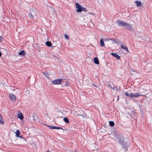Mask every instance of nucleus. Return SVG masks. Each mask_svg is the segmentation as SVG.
<instances>
[{
    "instance_id": "dca6fc26",
    "label": "nucleus",
    "mask_w": 152,
    "mask_h": 152,
    "mask_svg": "<svg viewBox=\"0 0 152 152\" xmlns=\"http://www.w3.org/2000/svg\"><path fill=\"white\" fill-rule=\"evenodd\" d=\"M0 123L2 124H4V121L3 119L0 115Z\"/></svg>"
},
{
    "instance_id": "f257e3e1",
    "label": "nucleus",
    "mask_w": 152,
    "mask_h": 152,
    "mask_svg": "<svg viewBox=\"0 0 152 152\" xmlns=\"http://www.w3.org/2000/svg\"><path fill=\"white\" fill-rule=\"evenodd\" d=\"M119 136H120V139L118 140L119 142L122 145L123 148L124 149V151H125L127 150L128 140L127 139L124 138L122 136L121 137L119 135Z\"/></svg>"
},
{
    "instance_id": "4be33fe9",
    "label": "nucleus",
    "mask_w": 152,
    "mask_h": 152,
    "mask_svg": "<svg viewBox=\"0 0 152 152\" xmlns=\"http://www.w3.org/2000/svg\"><path fill=\"white\" fill-rule=\"evenodd\" d=\"M109 124L111 126H113L114 125V123L113 121H110L109 122Z\"/></svg>"
},
{
    "instance_id": "9d476101",
    "label": "nucleus",
    "mask_w": 152,
    "mask_h": 152,
    "mask_svg": "<svg viewBox=\"0 0 152 152\" xmlns=\"http://www.w3.org/2000/svg\"><path fill=\"white\" fill-rule=\"evenodd\" d=\"M111 54L118 60H119L120 58V56L115 53H112Z\"/></svg>"
},
{
    "instance_id": "f3484780",
    "label": "nucleus",
    "mask_w": 152,
    "mask_h": 152,
    "mask_svg": "<svg viewBox=\"0 0 152 152\" xmlns=\"http://www.w3.org/2000/svg\"><path fill=\"white\" fill-rule=\"evenodd\" d=\"M121 47L122 49H124L126 50L127 52H129V50L128 49V48L126 46H124L123 45H121Z\"/></svg>"
},
{
    "instance_id": "c85d7f7f",
    "label": "nucleus",
    "mask_w": 152,
    "mask_h": 152,
    "mask_svg": "<svg viewBox=\"0 0 152 152\" xmlns=\"http://www.w3.org/2000/svg\"><path fill=\"white\" fill-rule=\"evenodd\" d=\"M79 116H82L83 117H86V114L84 113L83 114V115H78Z\"/></svg>"
},
{
    "instance_id": "aec40b11",
    "label": "nucleus",
    "mask_w": 152,
    "mask_h": 152,
    "mask_svg": "<svg viewBox=\"0 0 152 152\" xmlns=\"http://www.w3.org/2000/svg\"><path fill=\"white\" fill-rule=\"evenodd\" d=\"M64 121L66 123H68L69 122V120L67 118H64Z\"/></svg>"
},
{
    "instance_id": "bb28decb",
    "label": "nucleus",
    "mask_w": 152,
    "mask_h": 152,
    "mask_svg": "<svg viewBox=\"0 0 152 152\" xmlns=\"http://www.w3.org/2000/svg\"><path fill=\"white\" fill-rule=\"evenodd\" d=\"M64 37L66 39L68 40L69 39V37L67 34H65L64 35Z\"/></svg>"
},
{
    "instance_id": "4468645a",
    "label": "nucleus",
    "mask_w": 152,
    "mask_h": 152,
    "mask_svg": "<svg viewBox=\"0 0 152 152\" xmlns=\"http://www.w3.org/2000/svg\"><path fill=\"white\" fill-rule=\"evenodd\" d=\"M135 3H136V6L137 7H139L141 5V2L140 1H135Z\"/></svg>"
},
{
    "instance_id": "6ab92c4d",
    "label": "nucleus",
    "mask_w": 152,
    "mask_h": 152,
    "mask_svg": "<svg viewBox=\"0 0 152 152\" xmlns=\"http://www.w3.org/2000/svg\"><path fill=\"white\" fill-rule=\"evenodd\" d=\"M110 40L111 41H112L113 42V43H116L117 44H118L119 43V41L118 40H116L115 39H110Z\"/></svg>"
},
{
    "instance_id": "f03ea898",
    "label": "nucleus",
    "mask_w": 152,
    "mask_h": 152,
    "mask_svg": "<svg viewBox=\"0 0 152 152\" xmlns=\"http://www.w3.org/2000/svg\"><path fill=\"white\" fill-rule=\"evenodd\" d=\"M125 95L128 97H137L140 96H142V94H140V93H131V94H128L127 93L125 92Z\"/></svg>"
},
{
    "instance_id": "f704fd0d",
    "label": "nucleus",
    "mask_w": 152,
    "mask_h": 152,
    "mask_svg": "<svg viewBox=\"0 0 152 152\" xmlns=\"http://www.w3.org/2000/svg\"><path fill=\"white\" fill-rule=\"evenodd\" d=\"M88 14H92V15H94V13H88Z\"/></svg>"
},
{
    "instance_id": "c756f323",
    "label": "nucleus",
    "mask_w": 152,
    "mask_h": 152,
    "mask_svg": "<svg viewBox=\"0 0 152 152\" xmlns=\"http://www.w3.org/2000/svg\"><path fill=\"white\" fill-rule=\"evenodd\" d=\"M3 39L2 37H0V42H1Z\"/></svg>"
},
{
    "instance_id": "cd10ccee",
    "label": "nucleus",
    "mask_w": 152,
    "mask_h": 152,
    "mask_svg": "<svg viewBox=\"0 0 152 152\" xmlns=\"http://www.w3.org/2000/svg\"><path fill=\"white\" fill-rule=\"evenodd\" d=\"M113 90H115L117 91H119V88H118L117 87H114V89H113Z\"/></svg>"
},
{
    "instance_id": "393cba45",
    "label": "nucleus",
    "mask_w": 152,
    "mask_h": 152,
    "mask_svg": "<svg viewBox=\"0 0 152 152\" xmlns=\"http://www.w3.org/2000/svg\"><path fill=\"white\" fill-rule=\"evenodd\" d=\"M55 129H63L62 128L58 126H55Z\"/></svg>"
},
{
    "instance_id": "b1692460",
    "label": "nucleus",
    "mask_w": 152,
    "mask_h": 152,
    "mask_svg": "<svg viewBox=\"0 0 152 152\" xmlns=\"http://www.w3.org/2000/svg\"><path fill=\"white\" fill-rule=\"evenodd\" d=\"M108 85L112 89H114V87H113V85H112V84H109Z\"/></svg>"
},
{
    "instance_id": "a211bd4d",
    "label": "nucleus",
    "mask_w": 152,
    "mask_h": 152,
    "mask_svg": "<svg viewBox=\"0 0 152 152\" xmlns=\"http://www.w3.org/2000/svg\"><path fill=\"white\" fill-rule=\"evenodd\" d=\"M16 134V137H19V135L20 134V131L18 130H17L16 131V132H15Z\"/></svg>"
},
{
    "instance_id": "2f4dec72",
    "label": "nucleus",
    "mask_w": 152,
    "mask_h": 152,
    "mask_svg": "<svg viewBox=\"0 0 152 152\" xmlns=\"http://www.w3.org/2000/svg\"><path fill=\"white\" fill-rule=\"evenodd\" d=\"M19 137H20V138H23V137H22V136H20V135H19Z\"/></svg>"
},
{
    "instance_id": "e433bc0d",
    "label": "nucleus",
    "mask_w": 152,
    "mask_h": 152,
    "mask_svg": "<svg viewBox=\"0 0 152 152\" xmlns=\"http://www.w3.org/2000/svg\"><path fill=\"white\" fill-rule=\"evenodd\" d=\"M90 21L91 23H92V21L91 20Z\"/></svg>"
},
{
    "instance_id": "c9c22d12",
    "label": "nucleus",
    "mask_w": 152,
    "mask_h": 152,
    "mask_svg": "<svg viewBox=\"0 0 152 152\" xmlns=\"http://www.w3.org/2000/svg\"><path fill=\"white\" fill-rule=\"evenodd\" d=\"M66 86H68V85H67V84H66Z\"/></svg>"
},
{
    "instance_id": "1a4fd4ad",
    "label": "nucleus",
    "mask_w": 152,
    "mask_h": 152,
    "mask_svg": "<svg viewBox=\"0 0 152 152\" xmlns=\"http://www.w3.org/2000/svg\"><path fill=\"white\" fill-rule=\"evenodd\" d=\"M17 117L20 120H22L23 118V116L22 114L20 112H19V113L17 114Z\"/></svg>"
},
{
    "instance_id": "6e6552de",
    "label": "nucleus",
    "mask_w": 152,
    "mask_h": 152,
    "mask_svg": "<svg viewBox=\"0 0 152 152\" xmlns=\"http://www.w3.org/2000/svg\"><path fill=\"white\" fill-rule=\"evenodd\" d=\"M146 90L143 88H140L139 89V92L138 93H140V94H142L143 95H144L143 94L146 91Z\"/></svg>"
},
{
    "instance_id": "412c9836",
    "label": "nucleus",
    "mask_w": 152,
    "mask_h": 152,
    "mask_svg": "<svg viewBox=\"0 0 152 152\" xmlns=\"http://www.w3.org/2000/svg\"><path fill=\"white\" fill-rule=\"evenodd\" d=\"M43 74L45 75V76L46 77H47L48 78H49L50 77L49 76H48V74L46 72H43Z\"/></svg>"
},
{
    "instance_id": "9b49d317",
    "label": "nucleus",
    "mask_w": 152,
    "mask_h": 152,
    "mask_svg": "<svg viewBox=\"0 0 152 152\" xmlns=\"http://www.w3.org/2000/svg\"><path fill=\"white\" fill-rule=\"evenodd\" d=\"M94 63L96 64H99V62L97 57H96L94 58Z\"/></svg>"
},
{
    "instance_id": "f8f14e48",
    "label": "nucleus",
    "mask_w": 152,
    "mask_h": 152,
    "mask_svg": "<svg viewBox=\"0 0 152 152\" xmlns=\"http://www.w3.org/2000/svg\"><path fill=\"white\" fill-rule=\"evenodd\" d=\"M100 43L101 46L103 47L105 45L104 44L103 39H100Z\"/></svg>"
},
{
    "instance_id": "473e14b6",
    "label": "nucleus",
    "mask_w": 152,
    "mask_h": 152,
    "mask_svg": "<svg viewBox=\"0 0 152 152\" xmlns=\"http://www.w3.org/2000/svg\"><path fill=\"white\" fill-rule=\"evenodd\" d=\"M1 52L0 51V57H1Z\"/></svg>"
},
{
    "instance_id": "ddd939ff",
    "label": "nucleus",
    "mask_w": 152,
    "mask_h": 152,
    "mask_svg": "<svg viewBox=\"0 0 152 152\" xmlns=\"http://www.w3.org/2000/svg\"><path fill=\"white\" fill-rule=\"evenodd\" d=\"M45 44L48 47H53L51 46L52 43L50 42L47 41L46 42Z\"/></svg>"
},
{
    "instance_id": "7ed1b4c3",
    "label": "nucleus",
    "mask_w": 152,
    "mask_h": 152,
    "mask_svg": "<svg viewBox=\"0 0 152 152\" xmlns=\"http://www.w3.org/2000/svg\"><path fill=\"white\" fill-rule=\"evenodd\" d=\"M117 23L119 26H126L127 27L129 28L131 27V26L129 24L126 23V22L119 20H118L117 21Z\"/></svg>"
},
{
    "instance_id": "5701e85b",
    "label": "nucleus",
    "mask_w": 152,
    "mask_h": 152,
    "mask_svg": "<svg viewBox=\"0 0 152 152\" xmlns=\"http://www.w3.org/2000/svg\"><path fill=\"white\" fill-rule=\"evenodd\" d=\"M47 126L50 129H55V126L50 125H48Z\"/></svg>"
},
{
    "instance_id": "0eeeda50",
    "label": "nucleus",
    "mask_w": 152,
    "mask_h": 152,
    "mask_svg": "<svg viewBox=\"0 0 152 152\" xmlns=\"http://www.w3.org/2000/svg\"><path fill=\"white\" fill-rule=\"evenodd\" d=\"M30 18H33V17L35 16V11L32 9H31L30 10Z\"/></svg>"
},
{
    "instance_id": "a878e982",
    "label": "nucleus",
    "mask_w": 152,
    "mask_h": 152,
    "mask_svg": "<svg viewBox=\"0 0 152 152\" xmlns=\"http://www.w3.org/2000/svg\"><path fill=\"white\" fill-rule=\"evenodd\" d=\"M81 10L82 11H83L84 12H86L87 11L86 9L84 7H82Z\"/></svg>"
},
{
    "instance_id": "20e7f679",
    "label": "nucleus",
    "mask_w": 152,
    "mask_h": 152,
    "mask_svg": "<svg viewBox=\"0 0 152 152\" xmlns=\"http://www.w3.org/2000/svg\"><path fill=\"white\" fill-rule=\"evenodd\" d=\"M62 80V79H57L52 81V83L54 85L59 84L61 83Z\"/></svg>"
},
{
    "instance_id": "72a5a7b5",
    "label": "nucleus",
    "mask_w": 152,
    "mask_h": 152,
    "mask_svg": "<svg viewBox=\"0 0 152 152\" xmlns=\"http://www.w3.org/2000/svg\"><path fill=\"white\" fill-rule=\"evenodd\" d=\"M93 85L95 87H97V86H96V85H94V84H93Z\"/></svg>"
},
{
    "instance_id": "39448f33",
    "label": "nucleus",
    "mask_w": 152,
    "mask_h": 152,
    "mask_svg": "<svg viewBox=\"0 0 152 152\" xmlns=\"http://www.w3.org/2000/svg\"><path fill=\"white\" fill-rule=\"evenodd\" d=\"M76 8H77L76 12H82L81 9L82 7L78 3H75Z\"/></svg>"
},
{
    "instance_id": "2eb2a0df",
    "label": "nucleus",
    "mask_w": 152,
    "mask_h": 152,
    "mask_svg": "<svg viewBox=\"0 0 152 152\" xmlns=\"http://www.w3.org/2000/svg\"><path fill=\"white\" fill-rule=\"evenodd\" d=\"M19 55H22L23 56H25V53L24 50H23L20 51L19 53Z\"/></svg>"
},
{
    "instance_id": "423d86ee",
    "label": "nucleus",
    "mask_w": 152,
    "mask_h": 152,
    "mask_svg": "<svg viewBox=\"0 0 152 152\" xmlns=\"http://www.w3.org/2000/svg\"><path fill=\"white\" fill-rule=\"evenodd\" d=\"M11 100L12 102H15L16 99V96L13 94H10L9 95Z\"/></svg>"
},
{
    "instance_id": "7c9ffc66",
    "label": "nucleus",
    "mask_w": 152,
    "mask_h": 152,
    "mask_svg": "<svg viewBox=\"0 0 152 152\" xmlns=\"http://www.w3.org/2000/svg\"><path fill=\"white\" fill-rule=\"evenodd\" d=\"M110 40V39H105V41H109Z\"/></svg>"
}]
</instances>
